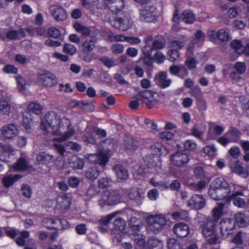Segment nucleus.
I'll return each instance as SVG.
<instances>
[{
  "mask_svg": "<svg viewBox=\"0 0 249 249\" xmlns=\"http://www.w3.org/2000/svg\"><path fill=\"white\" fill-rule=\"evenodd\" d=\"M234 220L237 225L241 228H244L249 224V216L245 213L239 212L234 216Z\"/></svg>",
  "mask_w": 249,
  "mask_h": 249,
  "instance_id": "obj_29",
  "label": "nucleus"
},
{
  "mask_svg": "<svg viewBox=\"0 0 249 249\" xmlns=\"http://www.w3.org/2000/svg\"><path fill=\"white\" fill-rule=\"evenodd\" d=\"M185 41L175 40L172 41L171 46L173 49H177L178 51L182 48L185 44Z\"/></svg>",
  "mask_w": 249,
  "mask_h": 249,
  "instance_id": "obj_62",
  "label": "nucleus"
},
{
  "mask_svg": "<svg viewBox=\"0 0 249 249\" xmlns=\"http://www.w3.org/2000/svg\"><path fill=\"white\" fill-rule=\"evenodd\" d=\"M182 20L186 24H191L195 21V15L190 10H184L181 13Z\"/></svg>",
  "mask_w": 249,
  "mask_h": 249,
  "instance_id": "obj_34",
  "label": "nucleus"
},
{
  "mask_svg": "<svg viewBox=\"0 0 249 249\" xmlns=\"http://www.w3.org/2000/svg\"><path fill=\"white\" fill-rule=\"evenodd\" d=\"M171 162L177 167H184L189 160V156L185 153L177 152L170 158Z\"/></svg>",
  "mask_w": 249,
  "mask_h": 249,
  "instance_id": "obj_16",
  "label": "nucleus"
},
{
  "mask_svg": "<svg viewBox=\"0 0 249 249\" xmlns=\"http://www.w3.org/2000/svg\"><path fill=\"white\" fill-rule=\"evenodd\" d=\"M197 64V61L196 60L195 58L193 57H188L185 61V65L190 70L195 69L196 68Z\"/></svg>",
  "mask_w": 249,
  "mask_h": 249,
  "instance_id": "obj_50",
  "label": "nucleus"
},
{
  "mask_svg": "<svg viewBox=\"0 0 249 249\" xmlns=\"http://www.w3.org/2000/svg\"><path fill=\"white\" fill-rule=\"evenodd\" d=\"M194 173L197 179H204L205 177V173L204 169L201 166H197L194 169Z\"/></svg>",
  "mask_w": 249,
  "mask_h": 249,
  "instance_id": "obj_56",
  "label": "nucleus"
},
{
  "mask_svg": "<svg viewBox=\"0 0 249 249\" xmlns=\"http://www.w3.org/2000/svg\"><path fill=\"white\" fill-rule=\"evenodd\" d=\"M179 52L177 49H172L168 52L167 59L171 62H174L179 57Z\"/></svg>",
  "mask_w": 249,
  "mask_h": 249,
  "instance_id": "obj_45",
  "label": "nucleus"
},
{
  "mask_svg": "<svg viewBox=\"0 0 249 249\" xmlns=\"http://www.w3.org/2000/svg\"><path fill=\"white\" fill-rule=\"evenodd\" d=\"M131 18L127 13L123 12L117 15L114 19L110 20V24L115 29L125 31L131 27Z\"/></svg>",
  "mask_w": 249,
  "mask_h": 249,
  "instance_id": "obj_7",
  "label": "nucleus"
},
{
  "mask_svg": "<svg viewBox=\"0 0 249 249\" xmlns=\"http://www.w3.org/2000/svg\"><path fill=\"white\" fill-rule=\"evenodd\" d=\"M205 205L206 200L202 195L194 194L187 201V206L196 210H201Z\"/></svg>",
  "mask_w": 249,
  "mask_h": 249,
  "instance_id": "obj_12",
  "label": "nucleus"
},
{
  "mask_svg": "<svg viewBox=\"0 0 249 249\" xmlns=\"http://www.w3.org/2000/svg\"><path fill=\"white\" fill-rule=\"evenodd\" d=\"M43 226L48 229H53V228H49L51 227H56V218H47L43 221Z\"/></svg>",
  "mask_w": 249,
  "mask_h": 249,
  "instance_id": "obj_51",
  "label": "nucleus"
},
{
  "mask_svg": "<svg viewBox=\"0 0 249 249\" xmlns=\"http://www.w3.org/2000/svg\"><path fill=\"white\" fill-rule=\"evenodd\" d=\"M234 71L230 73L231 79L236 82H239L241 79V75L245 73L247 67L244 62L238 61L233 66Z\"/></svg>",
  "mask_w": 249,
  "mask_h": 249,
  "instance_id": "obj_13",
  "label": "nucleus"
},
{
  "mask_svg": "<svg viewBox=\"0 0 249 249\" xmlns=\"http://www.w3.org/2000/svg\"><path fill=\"white\" fill-rule=\"evenodd\" d=\"M76 51V47L72 44L71 43H65L63 47V52L69 54V55H73L75 54Z\"/></svg>",
  "mask_w": 249,
  "mask_h": 249,
  "instance_id": "obj_52",
  "label": "nucleus"
},
{
  "mask_svg": "<svg viewBox=\"0 0 249 249\" xmlns=\"http://www.w3.org/2000/svg\"><path fill=\"white\" fill-rule=\"evenodd\" d=\"M114 229L118 231H124L125 227V221L121 217L115 218L114 222Z\"/></svg>",
  "mask_w": 249,
  "mask_h": 249,
  "instance_id": "obj_41",
  "label": "nucleus"
},
{
  "mask_svg": "<svg viewBox=\"0 0 249 249\" xmlns=\"http://www.w3.org/2000/svg\"><path fill=\"white\" fill-rule=\"evenodd\" d=\"M152 154L146 158L145 162L149 168H153L158 171L160 168L161 156H166L168 153V149L162 143L156 142L151 146Z\"/></svg>",
  "mask_w": 249,
  "mask_h": 249,
  "instance_id": "obj_3",
  "label": "nucleus"
},
{
  "mask_svg": "<svg viewBox=\"0 0 249 249\" xmlns=\"http://www.w3.org/2000/svg\"><path fill=\"white\" fill-rule=\"evenodd\" d=\"M109 161V157L106 153H99L97 155V160H95V164L105 166Z\"/></svg>",
  "mask_w": 249,
  "mask_h": 249,
  "instance_id": "obj_39",
  "label": "nucleus"
},
{
  "mask_svg": "<svg viewBox=\"0 0 249 249\" xmlns=\"http://www.w3.org/2000/svg\"><path fill=\"white\" fill-rule=\"evenodd\" d=\"M225 205L223 203H219L216 207H215L212 212L211 219L213 222H215V224L217 225L218 220L221 218L224 214L223 210Z\"/></svg>",
  "mask_w": 249,
  "mask_h": 249,
  "instance_id": "obj_26",
  "label": "nucleus"
},
{
  "mask_svg": "<svg viewBox=\"0 0 249 249\" xmlns=\"http://www.w3.org/2000/svg\"><path fill=\"white\" fill-rule=\"evenodd\" d=\"M22 177V176L19 174H15L14 175H10L3 177L2 179V182L5 187L9 188Z\"/></svg>",
  "mask_w": 249,
  "mask_h": 249,
  "instance_id": "obj_31",
  "label": "nucleus"
},
{
  "mask_svg": "<svg viewBox=\"0 0 249 249\" xmlns=\"http://www.w3.org/2000/svg\"><path fill=\"white\" fill-rule=\"evenodd\" d=\"M167 73L165 71H160L156 76L157 85L161 89H165L171 84L172 80L167 79Z\"/></svg>",
  "mask_w": 249,
  "mask_h": 249,
  "instance_id": "obj_23",
  "label": "nucleus"
},
{
  "mask_svg": "<svg viewBox=\"0 0 249 249\" xmlns=\"http://www.w3.org/2000/svg\"><path fill=\"white\" fill-rule=\"evenodd\" d=\"M49 11L57 22L63 21L67 18V11L62 6L56 4L51 5L49 7Z\"/></svg>",
  "mask_w": 249,
  "mask_h": 249,
  "instance_id": "obj_10",
  "label": "nucleus"
},
{
  "mask_svg": "<svg viewBox=\"0 0 249 249\" xmlns=\"http://www.w3.org/2000/svg\"><path fill=\"white\" fill-rule=\"evenodd\" d=\"M3 71L7 74H17L18 69L13 65L7 64L3 67Z\"/></svg>",
  "mask_w": 249,
  "mask_h": 249,
  "instance_id": "obj_59",
  "label": "nucleus"
},
{
  "mask_svg": "<svg viewBox=\"0 0 249 249\" xmlns=\"http://www.w3.org/2000/svg\"><path fill=\"white\" fill-rule=\"evenodd\" d=\"M200 230L206 240L210 245H214L218 243V235L217 225L213 222L210 217H207L198 222Z\"/></svg>",
  "mask_w": 249,
  "mask_h": 249,
  "instance_id": "obj_4",
  "label": "nucleus"
},
{
  "mask_svg": "<svg viewBox=\"0 0 249 249\" xmlns=\"http://www.w3.org/2000/svg\"><path fill=\"white\" fill-rule=\"evenodd\" d=\"M158 17L157 8L153 5L146 6L140 11V18L145 22H154Z\"/></svg>",
  "mask_w": 249,
  "mask_h": 249,
  "instance_id": "obj_9",
  "label": "nucleus"
},
{
  "mask_svg": "<svg viewBox=\"0 0 249 249\" xmlns=\"http://www.w3.org/2000/svg\"><path fill=\"white\" fill-rule=\"evenodd\" d=\"M121 196L118 192L116 191L104 192L100 199L98 200V205L102 208L107 206H114L120 202Z\"/></svg>",
  "mask_w": 249,
  "mask_h": 249,
  "instance_id": "obj_6",
  "label": "nucleus"
},
{
  "mask_svg": "<svg viewBox=\"0 0 249 249\" xmlns=\"http://www.w3.org/2000/svg\"><path fill=\"white\" fill-rule=\"evenodd\" d=\"M235 221L231 218H224L221 219L220 222V230L222 235H229L232 233L235 229Z\"/></svg>",
  "mask_w": 249,
  "mask_h": 249,
  "instance_id": "obj_14",
  "label": "nucleus"
},
{
  "mask_svg": "<svg viewBox=\"0 0 249 249\" xmlns=\"http://www.w3.org/2000/svg\"><path fill=\"white\" fill-rule=\"evenodd\" d=\"M191 95L196 99L197 101V104L199 107L202 109H206L207 107V105L205 100L202 97V92L201 91L200 88L198 86H196L194 87L190 91Z\"/></svg>",
  "mask_w": 249,
  "mask_h": 249,
  "instance_id": "obj_22",
  "label": "nucleus"
},
{
  "mask_svg": "<svg viewBox=\"0 0 249 249\" xmlns=\"http://www.w3.org/2000/svg\"><path fill=\"white\" fill-rule=\"evenodd\" d=\"M168 249H181V245L177 240L170 238L167 241Z\"/></svg>",
  "mask_w": 249,
  "mask_h": 249,
  "instance_id": "obj_53",
  "label": "nucleus"
},
{
  "mask_svg": "<svg viewBox=\"0 0 249 249\" xmlns=\"http://www.w3.org/2000/svg\"><path fill=\"white\" fill-rule=\"evenodd\" d=\"M128 224L131 239L134 240L135 244L142 246L144 243L143 235L140 233L142 225V220L137 217L132 216L130 218Z\"/></svg>",
  "mask_w": 249,
  "mask_h": 249,
  "instance_id": "obj_5",
  "label": "nucleus"
},
{
  "mask_svg": "<svg viewBox=\"0 0 249 249\" xmlns=\"http://www.w3.org/2000/svg\"><path fill=\"white\" fill-rule=\"evenodd\" d=\"M36 160L39 164L48 165L53 162L54 159L53 156L45 152H42L37 154Z\"/></svg>",
  "mask_w": 249,
  "mask_h": 249,
  "instance_id": "obj_27",
  "label": "nucleus"
},
{
  "mask_svg": "<svg viewBox=\"0 0 249 249\" xmlns=\"http://www.w3.org/2000/svg\"><path fill=\"white\" fill-rule=\"evenodd\" d=\"M12 168L15 171L19 172L28 170L30 168V166L28 164L26 159L21 157L13 165Z\"/></svg>",
  "mask_w": 249,
  "mask_h": 249,
  "instance_id": "obj_28",
  "label": "nucleus"
},
{
  "mask_svg": "<svg viewBox=\"0 0 249 249\" xmlns=\"http://www.w3.org/2000/svg\"><path fill=\"white\" fill-rule=\"evenodd\" d=\"M45 119L48 125L53 130V135L58 137L53 139L54 142H65L75 133V130L73 128H70L64 134L60 132V128L63 124L60 115L54 111L47 112L45 115Z\"/></svg>",
  "mask_w": 249,
  "mask_h": 249,
  "instance_id": "obj_1",
  "label": "nucleus"
},
{
  "mask_svg": "<svg viewBox=\"0 0 249 249\" xmlns=\"http://www.w3.org/2000/svg\"><path fill=\"white\" fill-rule=\"evenodd\" d=\"M148 50H151L149 47H143L142 48V52L143 54V62L148 66H151L153 65V57L152 53Z\"/></svg>",
  "mask_w": 249,
  "mask_h": 249,
  "instance_id": "obj_33",
  "label": "nucleus"
},
{
  "mask_svg": "<svg viewBox=\"0 0 249 249\" xmlns=\"http://www.w3.org/2000/svg\"><path fill=\"white\" fill-rule=\"evenodd\" d=\"M39 75L42 84L46 87H53L58 83L56 77L49 71H44L42 73H39Z\"/></svg>",
  "mask_w": 249,
  "mask_h": 249,
  "instance_id": "obj_15",
  "label": "nucleus"
},
{
  "mask_svg": "<svg viewBox=\"0 0 249 249\" xmlns=\"http://www.w3.org/2000/svg\"><path fill=\"white\" fill-rule=\"evenodd\" d=\"M144 196V193L142 190L138 188L131 189L129 193V198L137 202L141 201Z\"/></svg>",
  "mask_w": 249,
  "mask_h": 249,
  "instance_id": "obj_32",
  "label": "nucleus"
},
{
  "mask_svg": "<svg viewBox=\"0 0 249 249\" xmlns=\"http://www.w3.org/2000/svg\"><path fill=\"white\" fill-rule=\"evenodd\" d=\"M165 44L162 41L156 40L152 43V46L145 45L144 47H149L151 50H148L152 53L157 51V49H161L165 47Z\"/></svg>",
  "mask_w": 249,
  "mask_h": 249,
  "instance_id": "obj_46",
  "label": "nucleus"
},
{
  "mask_svg": "<svg viewBox=\"0 0 249 249\" xmlns=\"http://www.w3.org/2000/svg\"><path fill=\"white\" fill-rule=\"evenodd\" d=\"M95 41L91 39L84 41L82 44L83 51L85 53L91 52L95 47Z\"/></svg>",
  "mask_w": 249,
  "mask_h": 249,
  "instance_id": "obj_42",
  "label": "nucleus"
},
{
  "mask_svg": "<svg viewBox=\"0 0 249 249\" xmlns=\"http://www.w3.org/2000/svg\"><path fill=\"white\" fill-rule=\"evenodd\" d=\"M111 179L108 178H102L98 180V185L101 188H107L110 186Z\"/></svg>",
  "mask_w": 249,
  "mask_h": 249,
  "instance_id": "obj_61",
  "label": "nucleus"
},
{
  "mask_svg": "<svg viewBox=\"0 0 249 249\" xmlns=\"http://www.w3.org/2000/svg\"><path fill=\"white\" fill-rule=\"evenodd\" d=\"M84 160L82 158H75L74 161L71 163V166L75 169H82L84 165Z\"/></svg>",
  "mask_w": 249,
  "mask_h": 249,
  "instance_id": "obj_54",
  "label": "nucleus"
},
{
  "mask_svg": "<svg viewBox=\"0 0 249 249\" xmlns=\"http://www.w3.org/2000/svg\"><path fill=\"white\" fill-rule=\"evenodd\" d=\"M173 231L178 237L183 238L188 235L190 228L188 224L184 222H178L174 225Z\"/></svg>",
  "mask_w": 249,
  "mask_h": 249,
  "instance_id": "obj_20",
  "label": "nucleus"
},
{
  "mask_svg": "<svg viewBox=\"0 0 249 249\" xmlns=\"http://www.w3.org/2000/svg\"><path fill=\"white\" fill-rule=\"evenodd\" d=\"M31 28L33 32V36L35 35L39 36H44L46 35L47 32L45 28L41 26Z\"/></svg>",
  "mask_w": 249,
  "mask_h": 249,
  "instance_id": "obj_49",
  "label": "nucleus"
},
{
  "mask_svg": "<svg viewBox=\"0 0 249 249\" xmlns=\"http://www.w3.org/2000/svg\"><path fill=\"white\" fill-rule=\"evenodd\" d=\"M147 222L150 229L154 232L159 231L166 224V220L163 215H150L147 218Z\"/></svg>",
  "mask_w": 249,
  "mask_h": 249,
  "instance_id": "obj_8",
  "label": "nucleus"
},
{
  "mask_svg": "<svg viewBox=\"0 0 249 249\" xmlns=\"http://www.w3.org/2000/svg\"><path fill=\"white\" fill-rule=\"evenodd\" d=\"M0 112L4 115H8L10 113V106L8 102L5 100L0 101Z\"/></svg>",
  "mask_w": 249,
  "mask_h": 249,
  "instance_id": "obj_47",
  "label": "nucleus"
},
{
  "mask_svg": "<svg viewBox=\"0 0 249 249\" xmlns=\"http://www.w3.org/2000/svg\"><path fill=\"white\" fill-rule=\"evenodd\" d=\"M139 144L140 142L136 138L125 134L122 145L125 152L128 153L137 150Z\"/></svg>",
  "mask_w": 249,
  "mask_h": 249,
  "instance_id": "obj_11",
  "label": "nucleus"
},
{
  "mask_svg": "<svg viewBox=\"0 0 249 249\" xmlns=\"http://www.w3.org/2000/svg\"><path fill=\"white\" fill-rule=\"evenodd\" d=\"M116 176L119 181H123L128 178V170L122 164H116L113 167Z\"/></svg>",
  "mask_w": 249,
  "mask_h": 249,
  "instance_id": "obj_24",
  "label": "nucleus"
},
{
  "mask_svg": "<svg viewBox=\"0 0 249 249\" xmlns=\"http://www.w3.org/2000/svg\"><path fill=\"white\" fill-rule=\"evenodd\" d=\"M104 3L110 11L116 14L121 12L124 6V0H104Z\"/></svg>",
  "mask_w": 249,
  "mask_h": 249,
  "instance_id": "obj_19",
  "label": "nucleus"
},
{
  "mask_svg": "<svg viewBox=\"0 0 249 249\" xmlns=\"http://www.w3.org/2000/svg\"><path fill=\"white\" fill-rule=\"evenodd\" d=\"M228 134L233 136L235 140L234 142H236L238 139H239L241 136L242 135V133L237 128H235L233 126L230 127L229 131L227 132Z\"/></svg>",
  "mask_w": 249,
  "mask_h": 249,
  "instance_id": "obj_57",
  "label": "nucleus"
},
{
  "mask_svg": "<svg viewBox=\"0 0 249 249\" xmlns=\"http://www.w3.org/2000/svg\"><path fill=\"white\" fill-rule=\"evenodd\" d=\"M18 39H21L22 38H24L26 36V33L28 34V35L30 36H33V32L32 30V28H21L18 31Z\"/></svg>",
  "mask_w": 249,
  "mask_h": 249,
  "instance_id": "obj_48",
  "label": "nucleus"
},
{
  "mask_svg": "<svg viewBox=\"0 0 249 249\" xmlns=\"http://www.w3.org/2000/svg\"><path fill=\"white\" fill-rule=\"evenodd\" d=\"M30 237V232L27 231H22L21 232L20 236L16 239V244L20 247L25 245L26 239Z\"/></svg>",
  "mask_w": 249,
  "mask_h": 249,
  "instance_id": "obj_40",
  "label": "nucleus"
},
{
  "mask_svg": "<svg viewBox=\"0 0 249 249\" xmlns=\"http://www.w3.org/2000/svg\"><path fill=\"white\" fill-rule=\"evenodd\" d=\"M230 167L232 172L238 175L241 177L246 178L249 175L247 170L238 160L231 161Z\"/></svg>",
  "mask_w": 249,
  "mask_h": 249,
  "instance_id": "obj_21",
  "label": "nucleus"
},
{
  "mask_svg": "<svg viewBox=\"0 0 249 249\" xmlns=\"http://www.w3.org/2000/svg\"><path fill=\"white\" fill-rule=\"evenodd\" d=\"M28 110L35 114L40 115L42 112L43 107L38 103L32 102L29 103L27 106Z\"/></svg>",
  "mask_w": 249,
  "mask_h": 249,
  "instance_id": "obj_35",
  "label": "nucleus"
},
{
  "mask_svg": "<svg viewBox=\"0 0 249 249\" xmlns=\"http://www.w3.org/2000/svg\"><path fill=\"white\" fill-rule=\"evenodd\" d=\"M21 190L22 195L27 198H30L32 194V190L28 184H23L22 186Z\"/></svg>",
  "mask_w": 249,
  "mask_h": 249,
  "instance_id": "obj_64",
  "label": "nucleus"
},
{
  "mask_svg": "<svg viewBox=\"0 0 249 249\" xmlns=\"http://www.w3.org/2000/svg\"><path fill=\"white\" fill-rule=\"evenodd\" d=\"M70 227L68 221L65 218H56V227H51L54 230L57 231H63L69 228Z\"/></svg>",
  "mask_w": 249,
  "mask_h": 249,
  "instance_id": "obj_37",
  "label": "nucleus"
},
{
  "mask_svg": "<svg viewBox=\"0 0 249 249\" xmlns=\"http://www.w3.org/2000/svg\"><path fill=\"white\" fill-rule=\"evenodd\" d=\"M1 132L5 140H11L17 136L18 130L15 124H11L3 126L1 128Z\"/></svg>",
  "mask_w": 249,
  "mask_h": 249,
  "instance_id": "obj_18",
  "label": "nucleus"
},
{
  "mask_svg": "<svg viewBox=\"0 0 249 249\" xmlns=\"http://www.w3.org/2000/svg\"><path fill=\"white\" fill-rule=\"evenodd\" d=\"M143 243L142 246L135 244L137 249H163V245L161 241L154 238H149L146 242L143 237Z\"/></svg>",
  "mask_w": 249,
  "mask_h": 249,
  "instance_id": "obj_17",
  "label": "nucleus"
},
{
  "mask_svg": "<svg viewBox=\"0 0 249 249\" xmlns=\"http://www.w3.org/2000/svg\"><path fill=\"white\" fill-rule=\"evenodd\" d=\"M184 147L186 150L192 151L196 148V144L192 140H186L184 143Z\"/></svg>",
  "mask_w": 249,
  "mask_h": 249,
  "instance_id": "obj_63",
  "label": "nucleus"
},
{
  "mask_svg": "<svg viewBox=\"0 0 249 249\" xmlns=\"http://www.w3.org/2000/svg\"><path fill=\"white\" fill-rule=\"evenodd\" d=\"M33 123V120L30 117L29 119L28 117L23 116L22 121V126L28 132H30L31 131V126Z\"/></svg>",
  "mask_w": 249,
  "mask_h": 249,
  "instance_id": "obj_55",
  "label": "nucleus"
},
{
  "mask_svg": "<svg viewBox=\"0 0 249 249\" xmlns=\"http://www.w3.org/2000/svg\"><path fill=\"white\" fill-rule=\"evenodd\" d=\"M219 40L221 42H226L230 39L229 34L224 29H220L218 31Z\"/></svg>",
  "mask_w": 249,
  "mask_h": 249,
  "instance_id": "obj_58",
  "label": "nucleus"
},
{
  "mask_svg": "<svg viewBox=\"0 0 249 249\" xmlns=\"http://www.w3.org/2000/svg\"><path fill=\"white\" fill-rule=\"evenodd\" d=\"M230 198L232 199L233 204L235 206L240 208H244L246 207V203L243 198L239 197L235 195H231Z\"/></svg>",
  "mask_w": 249,
  "mask_h": 249,
  "instance_id": "obj_44",
  "label": "nucleus"
},
{
  "mask_svg": "<svg viewBox=\"0 0 249 249\" xmlns=\"http://www.w3.org/2000/svg\"><path fill=\"white\" fill-rule=\"evenodd\" d=\"M99 190L98 188L93 185H91L86 193V196L87 197L86 200H89L93 197L98 194Z\"/></svg>",
  "mask_w": 249,
  "mask_h": 249,
  "instance_id": "obj_43",
  "label": "nucleus"
},
{
  "mask_svg": "<svg viewBox=\"0 0 249 249\" xmlns=\"http://www.w3.org/2000/svg\"><path fill=\"white\" fill-rule=\"evenodd\" d=\"M68 183L72 188H76L80 184L79 178L71 176L68 178Z\"/></svg>",
  "mask_w": 249,
  "mask_h": 249,
  "instance_id": "obj_60",
  "label": "nucleus"
},
{
  "mask_svg": "<svg viewBox=\"0 0 249 249\" xmlns=\"http://www.w3.org/2000/svg\"><path fill=\"white\" fill-rule=\"evenodd\" d=\"M155 95L158 96L156 92L145 89L139 91L135 96V98L138 100H142L143 102H145L146 100L153 99L154 97H155Z\"/></svg>",
  "mask_w": 249,
  "mask_h": 249,
  "instance_id": "obj_30",
  "label": "nucleus"
},
{
  "mask_svg": "<svg viewBox=\"0 0 249 249\" xmlns=\"http://www.w3.org/2000/svg\"><path fill=\"white\" fill-rule=\"evenodd\" d=\"M208 193L213 200H223L227 197L230 198L231 189L229 184L224 178H216L210 185Z\"/></svg>",
  "mask_w": 249,
  "mask_h": 249,
  "instance_id": "obj_2",
  "label": "nucleus"
},
{
  "mask_svg": "<svg viewBox=\"0 0 249 249\" xmlns=\"http://www.w3.org/2000/svg\"><path fill=\"white\" fill-rule=\"evenodd\" d=\"M213 132L209 130L208 132V137L211 140H215L217 136L221 135L224 131V128L219 125H216L213 127Z\"/></svg>",
  "mask_w": 249,
  "mask_h": 249,
  "instance_id": "obj_38",
  "label": "nucleus"
},
{
  "mask_svg": "<svg viewBox=\"0 0 249 249\" xmlns=\"http://www.w3.org/2000/svg\"><path fill=\"white\" fill-rule=\"evenodd\" d=\"M99 174L98 168L95 166L88 169L85 173V177L88 179L94 180L99 176Z\"/></svg>",
  "mask_w": 249,
  "mask_h": 249,
  "instance_id": "obj_36",
  "label": "nucleus"
},
{
  "mask_svg": "<svg viewBox=\"0 0 249 249\" xmlns=\"http://www.w3.org/2000/svg\"><path fill=\"white\" fill-rule=\"evenodd\" d=\"M57 204L58 206L64 210L70 209L71 206V198L66 194L59 196L57 198Z\"/></svg>",
  "mask_w": 249,
  "mask_h": 249,
  "instance_id": "obj_25",
  "label": "nucleus"
}]
</instances>
